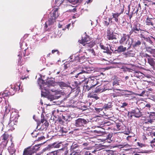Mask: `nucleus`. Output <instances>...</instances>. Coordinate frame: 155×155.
Segmentation results:
<instances>
[{
    "mask_svg": "<svg viewBox=\"0 0 155 155\" xmlns=\"http://www.w3.org/2000/svg\"><path fill=\"white\" fill-rule=\"evenodd\" d=\"M54 80H51V79L48 78L47 79L46 82L42 79L41 78H39L38 79V84L40 85V87L41 90V96H45L47 94L50 93V91L54 92L55 90L52 88L53 87V84H54Z\"/></svg>",
    "mask_w": 155,
    "mask_h": 155,
    "instance_id": "obj_1",
    "label": "nucleus"
},
{
    "mask_svg": "<svg viewBox=\"0 0 155 155\" xmlns=\"http://www.w3.org/2000/svg\"><path fill=\"white\" fill-rule=\"evenodd\" d=\"M58 8H55L52 13L51 14L50 17L45 22V27L46 30H48L50 28L55 22V19L59 16V14L58 11Z\"/></svg>",
    "mask_w": 155,
    "mask_h": 155,
    "instance_id": "obj_2",
    "label": "nucleus"
},
{
    "mask_svg": "<svg viewBox=\"0 0 155 155\" xmlns=\"http://www.w3.org/2000/svg\"><path fill=\"white\" fill-rule=\"evenodd\" d=\"M78 53V55L76 56L73 55L71 56L69 61H70V62H73L74 61L76 62H78L83 63V61L86 58L85 55L86 54V52H82L80 50Z\"/></svg>",
    "mask_w": 155,
    "mask_h": 155,
    "instance_id": "obj_3",
    "label": "nucleus"
},
{
    "mask_svg": "<svg viewBox=\"0 0 155 155\" xmlns=\"http://www.w3.org/2000/svg\"><path fill=\"white\" fill-rule=\"evenodd\" d=\"M39 144H36L34 146H30L24 149L23 155H32L40 147Z\"/></svg>",
    "mask_w": 155,
    "mask_h": 155,
    "instance_id": "obj_4",
    "label": "nucleus"
},
{
    "mask_svg": "<svg viewBox=\"0 0 155 155\" xmlns=\"http://www.w3.org/2000/svg\"><path fill=\"white\" fill-rule=\"evenodd\" d=\"M88 122V120L82 118H78L75 120V125L77 127H83Z\"/></svg>",
    "mask_w": 155,
    "mask_h": 155,
    "instance_id": "obj_5",
    "label": "nucleus"
},
{
    "mask_svg": "<svg viewBox=\"0 0 155 155\" xmlns=\"http://www.w3.org/2000/svg\"><path fill=\"white\" fill-rule=\"evenodd\" d=\"M80 68V67L79 66L77 70L74 71L73 72H71V74H72L74 73H76L77 74L75 76L76 78L82 79L85 78L84 75L83 74L84 73L82 71V70Z\"/></svg>",
    "mask_w": 155,
    "mask_h": 155,
    "instance_id": "obj_6",
    "label": "nucleus"
},
{
    "mask_svg": "<svg viewBox=\"0 0 155 155\" xmlns=\"http://www.w3.org/2000/svg\"><path fill=\"white\" fill-rule=\"evenodd\" d=\"M107 35L106 37L108 40H113L117 39V34L111 32V28H107Z\"/></svg>",
    "mask_w": 155,
    "mask_h": 155,
    "instance_id": "obj_7",
    "label": "nucleus"
},
{
    "mask_svg": "<svg viewBox=\"0 0 155 155\" xmlns=\"http://www.w3.org/2000/svg\"><path fill=\"white\" fill-rule=\"evenodd\" d=\"M84 80L85 82V83L89 84L91 87L93 88L97 84V81L96 79L93 78L92 79L91 78L89 77L88 78H85Z\"/></svg>",
    "mask_w": 155,
    "mask_h": 155,
    "instance_id": "obj_8",
    "label": "nucleus"
},
{
    "mask_svg": "<svg viewBox=\"0 0 155 155\" xmlns=\"http://www.w3.org/2000/svg\"><path fill=\"white\" fill-rule=\"evenodd\" d=\"M64 146L61 142L57 143L54 142L53 143L49 144L45 149V150H50L51 149L53 148H62Z\"/></svg>",
    "mask_w": 155,
    "mask_h": 155,
    "instance_id": "obj_9",
    "label": "nucleus"
},
{
    "mask_svg": "<svg viewBox=\"0 0 155 155\" xmlns=\"http://www.w3.org/2000/svg\"><path fill=\"white\" fill-rule=\"evenodd\" d=\"M130 38V35H127L126 34H123L119 41V43L122 45L127 44Z\"/></svg>",
    "mask_w": 155,
    "mask_h": 155,
    "instance_id": "obj_10",
    "label": "nucleus"
},
{
    "mask_svg": "<svg viewBox=\"0 0 155 155\" xmlns=\"http://www.w3.org/2000/svg\"><path fill=\"white\" fill-rule=\"evenodd\" d=\"M20 88V84L19 83H18L16 85H15L14 86V87H13V89L12 88L9 91L7 94H5L4 96H7V95H13L15 94V92L19 90Z\"/></svg>",
    "mask_w": 155,
    "mask_h": 155,
    "instance_id": "obj_11",
    "label": "nucleus"
},
{
    "mask_svg": "<svg viewBox=\"0 0 155 155\" xmlns=\"http://www.w3.org/2000/svg\"><path fill=\"white\" fill-rule=\"evenodd\" d=\"M132 114L136 118L139 117L141 116V113L138 108L132 110L128 112V114Z\"/></svg>",
    "mask_w": 155,
    "mask_h": 155,
    "instance_id": "obj_12",
    "label": "nucleus"
},
{
    "mask_svg": "<svg viewBox=\"0 0 155 155\" xmlns=\"http://www.w3.org/2000/svg\"><path fill=\"white\" fill-rule=\"evenodd\" d=\"M16 123L17 121H16V123H15L14 120L11 121L10 119V120L8 124V125L6 126V128H7V130L9 131H12L14 130Z\"/></svg>",
    "mask_w": 155,
    "mask_h": 155,
    "instance_id": "obj_13",
    "label": "nucleus"
},
{
    "mask_svg": "<svg viewBox=\"0 0 155 155\" xmlns=\"http://www.w3.org/2000/svg\"><path fill=\"white\" fill-rule=\"evenodd\" d=\"M81 67V69L82 70V71L84 73H90L93 72L94 71V68H90L88 66L84 65H81L80 66Z\"/></svg>",
    "mask_w": 155,
    "mask_h": 155,
    "instance_id": "obj_14",
    "label": "nucleus"
},
{
    "mask_svg": "<svg viewBox=\"0 0 155 155\" xmlns=\"http://www.w3.org/2000/svg\"><path fill=\"white\" fill-rule=\"evenodd\" d=\"M137 25V23L135 24L132 28L133 29V31H134V33L135 34H138L141 32L142 31H144L145 32L148 33V32L146 31L141 29L139 26H138Z\"/></svg>",
    "mask_w": 155,
    "mask_h": 155,
    "instance_id": "obj_15",
    "label": "nucleus"
},
{
    "mask_svg": "<svg viewBox=\"0 0 155 155\" xmlns=\"http://www.w3.org/2000/svg\"><path fill=\"white\" fill-rule=\"evenodd\" d=\"M100 47L101 48L103 49L104 51H103L104 53H107V54L111 55L112 54V52L109 50V47L106 45L105 46H104L103 45L100 44Z\"/></svg>",
    "mask_w": 155,
    "mask_h": 155,
    "instance_id": "obj_16",
    "label": "nucleus"
},
{
    "mask_svg": "<svg viewBox=\"0 0 155 155\" xmlns=\"http://www.w3.org/2000/svg\"><path fill=\"white\" fill-rule=\"evenodd\" d=\"M141 42L140 41L137 40V41H135L134 42V43L133 44H132V43H131L130 44V46L127 48V49L128 50L129 49H130V47H131V45L134 48H135L139 47L140 46V45H141Z\"/></svg>",
    "mask_w": 155,
    "mask_h": 155,
    "instance_id": "obj_17",
    "label": "nucleus"
},
{
    "mask_svg": "<svg viewBox=\"0 0 155 155\" xmlns=\"http://www.w3.org/2000/svg\"><path fill=\"white\" fill-rule=\"evenodd\" d=\"M8 150L10 154L12 155H15L16 150L14 148V146L13 144L12 143L11 146L8 147Z\"/></svg>",
    "mask_w": 155,
    "mask_h": 155,
    "instance_id": "obj_18",
    "label": "nucleus"
},
{
    "mask_svg": "<svg viewBox=\"0 0 155 155\" xmlns=\"http://www.w3.org/2000/svg\"><path fill=\"white\" fill-rule=\"evenodd\" d=\"M17 112L15 111H12L11 112L10 120L11 121L14 120L15 123H16V121H17Z\"/></svg>",
    "mask_w": 155,
    "mask_h": 155,
    "instance_id": "obj_19",
    "label": "nucleus"
},
{
    "mask_svg": "<svg viewBox=\"0 0 155 155\" xmlns=\"http://www.w3.org/2000/svg\"><path fill=\"white\" fill-rule=\"evenodd\" d=\"M8 102V101H5V102L4 104H3V105L2 106V108H4V107H5L4 108L5 109V114H8L10 111V107L8 106H8H7V103Z\"/></svg>",
    "mask_w": 155,
    "mask_h": 155,
    "instance_id": "obj_20",
    "label": "nucleus"
},
{
    "mask_svg": "<svg viewBox=\"0 0 155 155\" xmlns=\"http://www.w3.org/2000/svg\"><path fill=\"white\" fill-rule=\"evenodd\" d=\"M148 62L153 68H154L155 65V59L151 57L147 58Z\"/></svg>",
    "mask_w": 155,
    "mask_h": 155,
    "instance_id": "obj_21",
    "label": "nucleus"
},
{
    "mask_svg": "<svg viewBox=\"0 0 155 155\" xmlns=\"http://www.w3.org/2000/svg\"><path fill=\"white\" fill-rule=\"evenodd\" d=\"M60 95H58L56 94L55 95H51L48 96V98L49 100L50 101H53L54 100L58 99L60 97Z\"/></svg>",
    "mask_w": 155,
    "mask_h": 155,
    "instance_id": "obj_22",
    "label": "nucleus"
},
{
    "mask_svg": "<svg viewBox=\"0 0 155 155\" xmlns=\"http://www.w3.org/2000/svg\"><path fill=\"white\" fill-rule=\"evenodd\" d=\"M78 149H75L70 151V155H80L81 151Z\"/></svg>",
    "mask_w": 155,
    "mask_h": 155,
    "instance_id": "obj_23",
    "label": "nucleus"
},
{
    "mask_svg": "<svg viewBox=\"0 0 155 155\" xmlns=\"http://www.w3.org/2000/svg\"><path fill=\"white\" fill-rule=\"evenodd\" d=\"M154 19L155 18H153L147 17L145 21L146 25L148 26L150 25L153 26L154 25V23L153 22L152 20Z\"/></svg>",
    "mask_w": 155,
    "mask_h": 155,
    "instance_id": "obj_24",
    "label": "nucleus"
},
{
    "mask_svg": "<svg viewBox=\"0 0 155 155\" xmlns=\"http://www.w3.org/2000/svg\"><path fill=\"white\" fill-rule=\"evenodd\" d=\"M117 49L118 53H120L124 52L127 50L126 48L124 47L123 45H120L118 47Z\"/></svg>",
    "mask_w": 155,
    "mask_h": 155,
    "instance_id": "obj_25",
    "label": "nucleus"
},
{
    "mask_svg": "<svg viewBox=\"0 0 155 155\" xmlns=\"http://www.w3.org/2000/svg\"><path fill=\"white\" fill-rule=\"evenodd\" d=\"M49 124L48 122L46 121L42 125L40 130L41 131L43 130H47Z\"/></svg>",
    "mask_w": 155,
    "mask_h": 155,
    "instance_id": "obj_26",
    "label": "nucleus"
},
{
    "mask_svg": "<svg viewBox=\"0 0 155 155\" xmlns=\"http://www.w3.org/2000/svg\"><path fill=\"white\" fill-rule=\"evenodd\" d=\"M112 18H106L104 19L103 23L104 25L108 26L110 22L111 23L112 22Z\"/></svg>",
    "mask_w": 155,
    "mask_h": 155,
    "instance_id": "obj_27",
    "label": "nucleus"
},
{
    "mask_svg": "<svg viewBox=\"0 0 155 155\" xmlns=\"http://www.w3.org/2000/svg\"><path fill=\"white\" fill-rule=\"evenodd\" d=\"M84 46H85L86 50L88 51V49H91L94 46V44L91 43H87L83 45Z\"/></svg>",
    "mask_w": 155,
    "mask_h": 155,
    "instance_id": "obj_28",
    "label": "nucleus"
},
{
    "mask_svg": "<svg viewBox=\"0 0 155 155\" xmlns=\"http://www.w3.org/2000/svg\"><path fill=\"white\" fill-rule=\"evenodd\" d=\"M90 38L88 36H86L84 38L82 37L81 40L80 41V43L82 44H85V43H87V42L89 41Z\"/></svg>",
    "mask_w": 155,
    "mask_h": 155,
    "instance_id": "obj_29",
    "label": "nucleus"
},
{
    "mask_svg": "<svg viewBox=\"0 0 155 155\" xmlns=\"http://www.w3.org/2000/svg\"><path fill=\"white\" fill-rule=\"evenodd\" d=\"M60 131L61 132L62 135H65V134L68 132L69 130L66 129L64 127H61L60 128Z\"/></svg>",
    "mask_w": 155,
    "mask_h": 155,
    "instance_id": "obj_30",
    "label": "nucleus"
},
{
    "mask_svg": "<svg viewBox=\"0 0 155 155\" xmlns=\"http://www.w3.org/2000/svg\"><path fill=\"white\" fill-rule=\"evenodd\" d=\"M57 84L59 85L61 88L67 87L68 84L65 82L62 81H58L56 82Z\"/></svg>",
    "mask_w": 155,
    "mask_h": 155,
    "instance_id": "obj_31",
    "label": "nucleus"
},
{
    "mask_svg": "<svg viewBox=\"0 0 155 155\" xmlns=\"http://www.w3.org/2000/svg\"><path fill=\"white\" fill-rule=\"evenodd\" d=\"M86 84V85H84L83 86V91L85 92L88 91L89 90H91L92 88L89 84Z\"/></svg>",
    "mask_w": 155,
    "mask_h": 155,
    "instance_id": "obj_32",
    "label": "nucleus"
},
{
    "mask_svg": "<svg viewBox=\"0 0 155 155\" xmlns=\"http://www.w3.org/2000/svg\"><path fill=\"white\" fill-rule=\"evenodd\" d=\"M111 102H109L107 104H104L103 105V108L105 110H106L110 108L111 107Z\"/></svg>",
    "mask_w": 155,
    "mask_h": 155,
    "instance_id": "obj_33",
    "label": "nucleus"
},
{
    "mask_svg": "<svg viewBox=\"0 0 155 155\" xmlns=\"http://www.w3.org/2000/svg\"><path fill=\"white\" fill-rule=\"evenodd\" d=\"M103 91L102 89L100 86L96 87L93 91L94 93H98Z\"/></svg>",
    "mask_w": 155,
    "mask_h": 155,
    "instance_id": "obj_34",
    "label": "nucleus"
},
{
    "mask_svg": "<svg viewBox=\"0 0 155 155\" xmlns=\"http://www.w3.org/2000/svg\"><path fill=\"white\" fill-rule=\"evenodd\" d=\"M22 52L21 51H20L19 52V53L18 55V64L19 65H21V59L22 57Z\"/></svg>",
    "mask_w": 155,
    "mask_h": 155,
    "instance_id": "obj_35",
    "label": "nucleus"
},
{
    "mask_svg": "<svg viewBox=\"0 0 155 155\" xmlns=\"http://www.w3.org/2000/svg\"><path fill=\"white\" fill-rule=\"evenodd\" d=\"M79 146L77 144H75L74 143H73L71 146L70 151L73 150H75V149H79Z\"/></svg>",
    "mask_w": 155,
    "mask_h": 155,
    "instance_id": "obj_36",
    "label": "nucleus"
},
{
    "mask_svg": "<svg viewBox=\"0 0 155 155\" xmlns=\"http://www.w3.org/2000/svg\"><path fill=\"white\" fill-rule=\"evenodd\" d=\"M26 43L25 42L23 41V40H21V42H20V47L21 49H25L24 51H25L27 50V48H24V47L25 45L26 46Z\"/></svg>",
    "mask_w": 155,
    "mask_h": 155,
    "instance_id": "obj_37",
    "label": "nucleus"
},
{
    "mask_svg": "<svg viewBox=\"0 0 155 155\" xmlns=\"http://www.w3.org/2000/svg\"><path fill=\"white\" fill-rule=\"evenodd\" d=\"M63 119L66 121H69L72 119V117L69 115H67L63 116Z\"/></svg>",
    "mask_w": 155,
    "mask_h": 155,
    "instance_id": "obj_38",
    "label": "nucleus"
},
{
    "mask_svg": "<svg viewBox=\"0 0 155 155\" xmlns=\"http://www.w3.org/2000/svg\"><path fill=\"white\" fill-rule=\"evenodd\" d=\"M60 150H65L64 155H68L69 154L70 155V154H68V151L67 150V147L66 145H64L63 147Z\"/></svg>",
    "mask_w": 155,
    "mask_h": 155,
    "instance_id": "obj_39",
    "label": "nucleus"
},
{
    "mask_svg": "<svg viewBox=\"0 0 155 155\" xmlns=\"http://www.w3.org/2000/svg\"><path fill=\"white\" fill-rule=\"evenodd\" d=\"M88 52L90 53L92 56H95L96 55V54L93 48H92L91 49H88Z\"/></svg>",
    "mask_w": 155,
    "mask_h": 155,
    "instance_id": "obj_40",
    "label": "nucleus"
},
{
    "mask_svg": "<svg viewBox=\"0 0 155 155\" xmlns=\"http://www.w3.org/2000/svg\"><path fill=\"white\" fill-rule=\"evenodd\" d=\"M102 124L103 125L102 126H108L111 125V123L109 121H104L102 122Z\"/></svg>",
    "mask_w": 155,
    "mask_h": 155,
    "instance_id": "obj_41",
    "label": "nucleus"
},
{
    "mask_svg": "<svg viewBox=\"0 0 155 155\" xmlns=\"http://www.w3.org/2000/svg\"><path fill=\"white\" fill-rule=\"evenodd\" d=\"M146 51L149 53H150V54H152V51L153 49H152L150 47H147L145 48Z\"/></svg>",
    "mask_w": 155,
    "mask_h": 155,
    "instance_id": "obj_42",
    "label": "nucleus"
},
{
    "mask_svg": "<svg viewBox=\"0 0 155 155\" xmlns=\"http://www.w3.org/2000/svg\"><path fill=\"white\" fill-rule=\"evenodd\" d=\"M112 134L111 133L109 134L106 137V139L109 140V141L108 140V142L110 143L112 141V140H111V138L112 137Z\"/></svg>",
    "mask_w": 155,
    "mask_h": 155,
    "instance_id": "obj_43",
    "label": "nucleus"
},
{
    "mask_svg": "<svg viewBox=\"0 0 155 155\" xmlns=\"http://www.w3.org/2000/svg\"><path fill=\"white\" fill-rule=\"evenodd\" d=\"M8 135L6 133L4 134L2 136V139L4 140H7L8 137Z\"/></svg>",
    "mask_w": 155,
    "mask_h": 155,
    "instance_id": "obj_44",
    "label": "nucleus"
},
{
    "mask_svg": "<svg viewBox=\"0 0 155 155\" xmlns=\"http://www.w3.org/2000/svg\"><path fill=\"white\" fill-rule=\"evenodd\" d=\"M58 152L57 151H54L48 153L47 155H58Z\"/></svg>",
    "mask_w": 155,
    "mask_h": 155,
    "instance_id": "obj_45",
    "label": "nucleus"
},
{
    "mask_svg": "<svg viewBox=\"0 0 155 155\" xmlns=\"http://www.w3.org/2000/svg\"><path fill=\"white\" fill-rule=\"evenodd\" d=\"M71 2H73L74 3H80L81 2L82 0H67Z\"/></svg>",
    "mask_w": 155,
    "mask_h": 155,
    "instance_id": "obj_46",
    "label": "nucleus"
},
{
    "mask_svg": "<svg viewBox=\"0 0 155 155\" xmlns=\"http://www.w3.org/2000/svg\"><path fill=\"white\" fill-rule=\"evenodd\" d=\"M124 96L125 97H129L128 98H127V99H128L129 100H130L131 99H132L133 98L132 97H130L131 96V95H130L128 94H124Z\"/></svg>",
    "mask_w": 155,
    "mask_h": 155,
    "instance_id": "obj_47",
    "label": "nucleus"
},
{
    "mask_svg": "<svg viewBox=\"0 0 155 155\" xmlns=\"http://www.w3.org/2000/svg\"><path fill=\"white\" fill-rule=\"evenodd\" d=\"M103 107H102L101 108H95V111L97 112H99L100 111H101L103 109Z\"/></svg>",
    "mask_w": 155,
    "mask_h": 155,
    "instance_id": "obj_48",
    "label": "nucleus"
},
{
    "mask_svg": "<svg viewBox=\"0 0 155 155\" xmlns=\"http://www.w3.org/2000/svg\"><path fill=\"white\" fill-rule=\"evenodd\" d=\"M38 134V133H37L36 131H34L31 133L32 136L33 137H36Z\"/></svg>",
    "mask_w": 155,
    "mask_h": 155,
    "instance_id": "obj_49",
    "label": "nucleus"
},
{
    "mask_svg": "<svg viewBox=\"0 0 155 155\" xmlns=\"http://www.w3.org/2000/svg\"><path fill=\"white\" fill-rule=\"evenodd\" d=\"M121 13H114L113 14V17L112 18H118V17L120 15V14Z\"/></svg>",
    "mask_w": 155,
    "mask_h": 155,
    "instance_id": "obj_50",
    "label": "nucleus"
},
{
    "mask_svg": "<svg viewBox=\"0 0 155 155\" xmlns=\"http://www.w3.org/2000/svg\"><path fill=\"white\" fill-rule=\"evenodd\" d=\"M145 40L147 42H149L150 43H151L152 42V41L150 40L149 37H146L145 39Z\"/></svg>",
    "mask_w": 155,
    "mask_h": 155,
    "instance_id": "obj_51",
    "label": "nucleus"
},
{
    "mask_svg": "<svg viewBox=\"0 0 155 155\" xmlns=\"http://www.w3.org/2000/svg\"><path fill=\"white\" fill-rule=\"evenodd\" d=\"M64 76V75L62 74L61 75H60V76H57L56 77V79H58V80H62L63 79L62 78H63L62 77Z\"/></svg>",
    "mask_w": 155,
    "mask_h": 155,
    "instance_id": "obj_52",
    "label": "nucleus"
},
{
    "mask_svg": "<svg viewBox=\"0 0 155 155\" xmlns=\"http://www.w3.org/2000/svg\"><path fill=\"white\" fill-rule=\"evenodd\" d=\"M150 135L152 137H153V136L155 137V131L152 130L150 131Z\"/></svg>",
    "mask_w": 155,
    "mask_h": 155,
    "instance_id": "obj_53",
    "label": "nucleus"
},
{
    "mask_svg": "<svg viewBox=\"0 0 155 155\" xmlns=\"http://www.w3.org/2000/svg\"><path fill=\"white\" fill-rule=\"evenodd\" d=\"M122 105L120 106V107L121 108H124L125 107L127 106L128 105L127 103L125 102L122 103Z\"/></svg>",
    "mask_w": 155,
    "mask_h": 155,
    "instance_id": "obj_54",
    "label": "nucleus"
},
{
    "mask_svg": "<svg viewBox=\"0 0 155 155\" xmlns=\"http://www.w3.org/2000/svg\"><path fill=\"white\" fill-rule=\"evenodd\" d=\"M87 108V106L86 105H84L82 106L81 107V109L83 110H85Z\"/></svg>",
    "mask_w": 155,
    "mask_h": 155,
    "instance_id": "obj_55",
    "label": "nucleus"
},
{
    "mask_svg": "<svg viewBox=\"0 0 155 155\" xmlns=\"http://www.w3.org/2000/svg\"><path fill=\"white\" fill-rule=\"evenodd\" d=\"M64 0H55V4H57L58 2L60 4L62 3Z\"/></svg>",
    "mask_w": 155,
    "mask_h": 155,
    "instance_id": "obj_56",
    "label": "nucleus"
},
{
    "mask_svg": "<svg viewBox=\"0 0 155 155\" xmlns=\"http://www.w3.org/2000/svg\"><path fill=\"white\" fill-rule=\"evenodd\" d=\"M57 52V54L58 55H59V52L58 50H53L51 51V53L52 54H54V52Z\"/></svg>",
    "mask_w": 155,
    "mask_h": 155,
    "instance_id": "obj_57",
    "label": "nucleus"
},
{
    "mask_svg": "<svg viewBox=\"0 0 155 155\" xmlns=\"http://www.w3.org/2000/svg\"><path fill=\"white\" fill-rule=\"evenodd\" d=\"M149 116L150 118H153V117H155V112H151Z\"/></svg>",
    "mask_w": 155,
    "mask_h": 155,
    "instance_id": "obj_58",
    "label": "nucleus"
},
{
    "mask_svg": "<svg viewBox=\"0 0 155 155\" xmlns=\"http://www.w3.org/2000/svg\"><path fill=\"white\" fill-rule=\"evenodd\" d=\"M91 97L94 98L96 100H97L99 99V97L95 95H91L90 96Z\"/></svg>",
    "mask_w": 155,
    "mask_h": 155,
    "instance_id": "obj_59",
    "label": "nucleus"
},
{
    "mask_svg": "<svg viewBox=\"0 0 155 155\" xmlns=\"http://www.w3.org/2000/svg\"><path fill=\"white\" fill-rule=\"evenodd\" d=\"M141 33H142L140 35V37L142 38H143L144 39V40L145 39V38H146V37L144 35H143V33L142 32H141Z\"/></svg>",
    "mask_w": 155,
    "mask_h": 155,
    "instance_id": "obj_60",
    "label": "nucleus"
},
{
    "mask_svg": "<svg viewBox=\"0 0 155 155\" xmlns=\"http://www.w3.org/2000/svg\"><path fill=\"white\" fill-rule=\"evenodd\" d=\"M143 57H146L147 58H149V57H150V56L147 54V53H145L143 54Z\"/></svg>",
    "mask_w": 155,
    "mask_h": 155,
    "instance_id": "obj_61",
    "label": "nucleus"
},
{
    "mask_svg": "<svg viewBox=\"0 0 155 155\" xmlns=\"http://www.w3.org/2000/svg\"><path fill=\"white\" fill-rule=\"evenodd\" d=\"M84 155H92V154L89 151H87L85 152Z\"/></svg>",
    "mask_w": 155,
    "mask_h": 155,
    "instance_id": "obj_62",
    "label": "nucleus"
},
{
    "mask_svg": "<svg viewBox=\"0 0 155 155\" xmlns=\"http://www.w3.org/2000/svg\"><path fill=\"white\" fill-rule=\"evenodd\" d=\"M113 86H117L119 85V83L117 82L114 81L113 83Z\"/></svg>",
    "mask_w": 155,
    "mask_h": 155,
    "instance_id": "obj_63",
    "label": "nucleus"
},
{
    "mask_svg": "<svg viewBox=\"0 0 155 155\" xmlns=\"http://www.w3.org/2000/svg\"><path fill=\"white\" fill-rule=\"evenodd\" d=\"M114 152L113 151L111 150H109V153L107 155H114Z\"/></svg>",
    "mask_w": 155,
    "mask_h": 155,
    "instance_id": "obj_64",
    "label": "nucleus"
}]
</instances>
